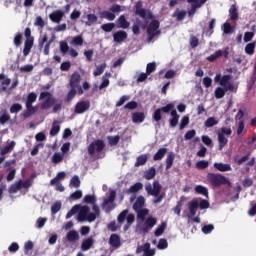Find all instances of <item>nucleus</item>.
Listing matches in <instances>:
<instances>
[{
  "mask_svg": "<svg viewBox=\"0 0 256 256\" xmlns=\"http://www.w3.org/2000/svg\"><path fill=\"white\" fill-rule=\"evenodd\" d=\"M35 101H37V94L35 92L29 93L26 98V105H33Z\"/></svg>",
  "mask_w": 256,
  "mask_h": 256,
  "instance_id": "nucleus-43",
  "label": "nucleus"
},
{
  "mask_svg": "<svg viewBox=\"0 0 256 256\" xmlns=\"http://www.w3.org/2000/svg\"><path fill=\"white\" fill-rule=\"evenodd\" d=\"M231 79L232 76L229 74H226L223 77H221V74H216L214 81L215 83H219L221 87H227V84L229 83V81H231Z\"/></svg>",
  "mask_w": 256,
  "mask_h": 256,
  "instance_id": "nucleus-12",
  "label": "nucleus"
},
{
  "mask_svg": "<svg viewBox=\"0 0 256 256\" xmlns=\"http://www.w3.org/2000/svg\"><path fill=\"white\" fill-rule=\"evenodd\" d=\"M23 110V106L19 103H14L10 107V113H19V111Z\"/></svg>",
  "mask_w": 256,
  "mask_h": 256,
  "instance_id": "nucleus-54",
  "label": "nucleus"
},
{
  "mask_svg": "<svg viewBox=\"0 0 256 256\" xmlns=\"http://www.w3.org/2000/svg\"><path fill=\"white\" fill-rule=\"evenodd\" d=\"M188 209L190 211L191 217H195L197 215V209H199V201L193 200L189 203Z\"/></svg>",
  "mask_w": 256,
  "mask_h": 256,
  "instance_id": "nucleus-18",
  "label": "nucleus"
},
{
  "mask_svg": "<svg viewBox=\"0 0 256 256\" xmlns=\"http://www.w3.org/2000/svg\"><path fill=\"white\" fill-rule=\"evenodd\" d=\"M157 225V218L153 216H149L145 222H144V227L142 228L143 233H149L153 227Z\"/></svg>",
  "mask_w": 256,
  "mask_h": 256,
  "instance_id": "nucleus-11",
  "label": "nucleus"
},
{
  "mask_svg": "<svg viewBox=\"0 0 256 256\" xmlns=\"http://www.w3.org/2000/svg\"><path fill=\"white\" fill-rule=\"evenodd\" d=\"M157 174V172L155 171V168H150L148 169V171L145 172L144 177L145 179H147L148 181L153 179L155 177V175Z\"/></svg>",
  "mask_w": 256,
  "mask_h": 256,
  "instance_id": "nucleus-47",
  "label": "nucleus"
},
{
  "mask_svg": "<svg viewBox=\"0 0 256 256\" xmlns=\"http://www.w3.org/2000/svg\"><path fill=\"white\" fill-rule=\"evenodd\" d=\"M229 15L231 21H237L239 19V11L237 10V6L232 5L229 9Z\"/></svg>",
  "mask_w": 256,
  "mask_h": 256,
  "instance_id": "nucleus-27",
  "label": "nucleus"
},
{
  "mask_svg": "<svg viewBox=\"0 0 256 256\" xmlns=\"http://www.w3.org/2000/svg\"><path fill=\"white\" fill-rule=\"evenodd\" d=\"M59 211H61V202L58 201L51 206V213L52 215H56Z\"/></svg>",
  "mask_w": 256,
  "mask_h": 256,
  "instance_id": "nucleus-56",
  "label": "nucleus"
},
{
  "mask_svg": "<svg viewBox=\"0 0 256 256\" xmlns=\"http://www.w3.org/2000/svg\"><path fill=\"white\" fill-rule=\"evenodd\" d=\"M116 197H117V192L115 190H111L109 193V197L104 199L102 203V209H105L106 213H110L115 209V205H113V203H115ZM109 204L113 206L110 207Z\"/></svg>",
  "mask_w": 256,
  "mask_h": 256,
  "instance_id": "nucleus-8",
  "label": "nucleus"
},
{
  "mask_svg": "<svg viewBox=\"0 0 256 256\" xmlns=\"http://www.w3.org/2000/svg\"><path fill=\"white\" fill-rule=\"evenodd\" d=\"M165 229H167V222H162L154 232L155 237H161L165 233Z\"/></svg>",
  "mask_w": 256,
  "mask_h": 256,
  "instance_id": "nucleus-30",
  "label": "nucleus"
},
{
  "mask_svg": "<svg viewBox=\"0 0 256 256\" xmlns=\"http://www.w3.org/2000/svg\"><path fill=\"white\" fill-rule=\"evenodd\" d=\"M60 51H61L62 55H67V53L69 52V44H67V42H65V41H61L60 42Z\"/></svg>",
  "mask_w": 256,
  "mask_h": 256,
  "instance_id": "nucleus-52",
  "label": "nucleus"
},
{
  "mask_svg": "<svg viewBox=\"0 0 256 256\" xmlns=\"http://www.w3.org/2000/svg\"><path fill=\"white\" fill-rule=\"evenodd\" d=\"M213 229H215V226H213V224L205 225L202 227V233H204V235H209V233H211Z\"/></svg>",
  "mask_w": 256,
  "mask_h": 256,
  "instance_id": "nucleus-63",
  "label": "nucleus"
},
{
  "mask_svg": "<svg viewBox=\"0 0 256 256\" xmlns=\"http://www.w3.org/2000/svg\"><path fill=\"white\" fill-rule=\"evenodd\" d=\"M207 0H200L198 4H191V9L188 11L189 17H193L195 13H197V9L201 8L202 5H205Z\"/></svg>",
  "mask_w": 256,
  "mask_h": 256,
  "instance_id": "nucleus-19",
  "label": "nucleus"
},
{
  "mask_svg": "<svg viewBox=\"0 0 256 256\" xmlns=\"http://www.w3.org/2000/svg\"><path fill=\"white\" fill-rule=\"evenodd\" d=\"M88 21L86 22V25L88 27H91L93 23H97V16L95 14H87Z\"/></svg>",
  "mask_w": 256,
  "mask_h": 256,
  "instance_id": "nucleus-50",
  "label": "nucleus"
},
{
  "mask_svg": "<svg viewBox=\"0 0 256 256\" xmlns=\"http://www.w3.org/2000/svg\"><path fill=\"white\" fill-rule=\"evenodd\" d=\"M195 192L198 195H203L204 197H209V190L207 189V187H205L203 185H197L195 187Z\"/></svg>",
  "mask_w": 256,
  "mask_h": 256,
  "instance_id": "nucleus-28",
  "label": "nucleus"
},
{
  "mask_svg": "<svg viewBox=\"0 0 256 256\" xmlns=\"http://www.w3.org/2000/svg\"><path fill=\"white\" fill-rule=\"evenodd\" d=\"M161 189V183H159V181L157 180H155L152 185L151 183H148L145 186V190L149 195H151L152 197H157L153 200V203L155 205H159V203H161L163 199H165V193L159 194L161 193Z\"/></svg>",
  "mask_w": 256,
  "mask_h": 256,
  "instance_id": "nucleus-1",
  "label": "nucleus"
},
{
  "mask_svg": "<svg viewBox=\"0 0 256 256\" xmlns=\"http://www.w3.org/2000/svg\"><path fill=\"white\" fill-rule=\"evenodd\" d=\"M94 243H95V240H93V238L85 239L81 244V250L89 251V249H91V247H93Z\"/></svg>",
  "mask_w": 256,
  "mask_h": 256,
  "instance_id": "nucleus-20",
  "label": "nucleus"
},
{
  "mask_svg": "<svg viewBox=\"0 0 256 256\" xmlns=\"http://www.w3.org/2000/svg\"><path fill=\"white\" fill-rule=\"evenodd\" d=\"M143 189V183L141 182H136L130 188L126 191V193H137Z\"/></svg>",
  "mask_w": 256,
  "mask_h": 256,
  "instance_id": "nucleus-29",
  "label": "nucleus"
},
{
  "mask_svg": "<svg viewBox=\"0 0 256 256\" xmlns=\"http://www.w3.org/2000/svg\"><path fill=\"white\" fill-rule=\"evenodd\" d=\"M23 41V34L18 32L14 37V45L15 47H20L21 43Z\"/></svg>",
  "mask_w": 256,
  "mask_h": 256,
  "instance_id": "nucleus-53",
  "label": "nucleus"
},
{
  "mask_svg": "<svg viewBox=\"0 0 256 256\" xmlns=\"http://www.w3.org/2000/svg\"><path fill=\"white\" fill-rule=\"evenodd\" d=\"M167 155V148H160L153 156V161H161Z\"/></svg>",
  "mask_w": 256,
  "mask_h": 256,
  "instance_id": "nucleus-26",
  "label": "nucleus"
},
{
  "mask_svg": "<svg viewBox=\"0 0 256 256\" xmlns=\"http://www.w3.org/2000/svg\"><path fill=\"white\" fill-rule=\"evenodd\" d=\"M161 110L162 113H171V111H173V109H175V104L173 103H169L166 106L159 108Z\"/></svg>",
  "mask_w": 256,
  "mask_h": 256,
  "instance_id": "nucleus-57",
  "label": "nucleus"
},
{
  "mask_svg": "<svg viewBox=\"0 0 256 256\" xmlns=\"http://www.w3.org/2000/svg\"><path fill=\"white\" fill-rule=\"evenodd\" d=\"M90 108L91 102H89V100H82L75 105V113H77V115H82V113L89 111Z\"/></svg>",
  "mask_w": 256,
  "mask_h": 256,
  "instance_id": "nucleus-10",
  "label": "nucleus"
},
{
  "mask_svg": "<svg viewBox=\"0 0 256 256\" xmlns=\"http://www.w3.org/2000/svg\"><path fill=\"white\" fill-rule=\"evenodd\" d=\"M142 256H155V249H151V243L146 242Z\"/></svg>",
  "mask_w": 256,
  "mask_h": 256,
  "instance_id": "nucleus-33",
  "label": "nucleus"
},
{
  "mask_svg": "<svg viewBox=\"0 0 256 256\" xmlns=\"http://www.w3.org/2000/svg\"><path fill=\"white\" fill-rule=\"evenodd\" d=\"M174 17L177 18V21H183V19L187 17V11L185 10L179 11V9H177V11L174 14Z\"/></svg>",
  "mask_w": 256,
  "mask_h": 256,
  "instance_id": "nucleus-49",
  "label": "nucleus"
},
{
  "mask_svg": "<svg viewBox=\"0 0 256 256\" xmlns=\"http://www.w3.org/2000/svg\"><path fill=\"white\" fill-rule=\"evenodd\" d=\"M13 149H15V141H11V143L2 148L1 155H7V153H11Z\"/></svg>",
  "mask_w": 256,
  "mask_h": 256,
  "instance_id": "nucleus-38",
  "label": "nucleus"
},
{
  "mask_svg": "<svg viewBox=\"0 0 256 256\" xmlns=\"http://www.w3.org/2000/svg\"><path fill=\"white\" fill-rule=\"evenodd\" d=\"M39 99H45L44 103L41 104L40 108L44 111L51 109V106L54 105L57 100L49 92H41Z\"/></svg>",
  "mask_w": 256,
  "mask_h": 256,
  "instance_id": "nucleus-7",
  "label": "nucleus"
},
{
  "mask_svg": "<svg viewBox=\"0 0 256 256\" xmlns=\"http://www.w3.org/2000/svg\"><path fill=\"white\" fill-rule=\"evenodd\" d=\"M84 203L95 205L97 203V198L95 197V195H86L84 196Z\"/></svg>",
  "mask_w": 256,
  "mask_h": 256,
  "instance_id": "nucleus-48",
  "label": "nucleus"
},
{
  "mask_svg": "<svg viewBox=\"0 0 256 256\" xmlns=\"http://www.w3.org/2000/svg\"><path fill=\"white\" fill-rule=\"evenodd\" d=\"M35 38H26L24 42L23 55L27 57L31 53V49H33V43Z\"/></svg>",
  "mask_w": 256,
  "mask_h": 256,
  "instance_id": "nucleus-15",
  "label": "nucleus"
},
{
  "mask_svg": "<svg viewBox=\"0 0 256 256\" xmlns=\"http://www.w3.org/2000/svg\"><path fill=\"white\" fill-rule=\"evenodd\" d=\"M169 247V243L167 242V239L161 238L158 242L157 248L158 249H167Z\"/></svg>",
  "mask_w": 256,
  "mask_h": 256,
  "instance_id": "nucleus-62",
  "label": "nucleus"
},
{
  "mask_svg": "<svg viewBox=\"0 0 256 256\" xmlns=\"http://www.w3.org/2000/svg\"><path fill=\"white\" fill-rule=\"evenodd\" d=\"M190 46L192 49L199 47V38L197 36H190Z\"/></svg>",
  "mask_w": 256,
  "mask_h": 256,
  "instance_id": "nucleus-58",
  "label": "nucleus"
},
{
  "mask_svg": "<svg viewBox=\"0 0 256 256\" xmlns=\"http://www.w3.org/2000/svg\"><path fill=\"white\" fill-rule=\"evenodd\" d=\"M70 187H74L75 189H79L81 187V179H79V176L74 175L70 180Z\"/></svg>",
  "mask_w": 256,
  "mask_h": 256,
  "instance_id": "nucleus-34",
  "label": "nucleus"
},
{
  "mask_svg": "<svg viewBox=\"0 0 256 256\" xmlns=\"http://www.w3.org/2000/svg\"><path fill=\"white\" fill-rule=\"evenodd\" d=\"M255 47H256V42H251V43H248L246 46H245V53L247 55H254L255 53Z\"/></svg>",
  "mask_w": 256,
  "mask_h": 256,
  "instance_id": "nucleus-36",
  "label": "nucleus"
},
{
  "mask_svg": "<svg viewBox=\"0 0 256 256\" xmlns=\"http://www.w3.org/2000/svg\"><path fill=\"white\" fill-rule=\"evenodd\" d=\"M157 69V64L155 62H151L147 64L146 67V75H151Z\"/></svg>",
  "mask_w": 256,
  "mask_h": 256,
  "instance_id": "nucleus-51",
  "label": "nucleus"
},
{
  "mask_svg": "<svg viewBox=\"0 0 256 256\" xmlns=\"http://www.w3.org/2000/svg\"><path fill=\"white\" fill-rule=\"evenodd\" d=\"M218 149L219 151H223V147L229 143V140L223 135V133H218Z\"/></svg>",
  "mask_w": 256,
  "mask_h": 256,
  "instance_id": "nucleus-25",
  "label": "nucleus"
},
{
  "mask_svg": "<svg viewBox=\"0 0 256 256\" xmlns=\"http://www.w3.org/2000/svg\"><path fill=\"white\" fill-rule=\"evenodd\" d=\"M174 161H175V153L169 152L166 158V169H171V167H173Z\"/></svg>",
  "mask_w": 256,
  "mask_h": 256,
  "instance_id": "nucleus-32",
  "label": "nucleus"
},
{
  "mask_svg": "<svg viewBox=\"0 0 256 256\" xmlns=\"http://www.w3.org/2000/svg\"><path fill=\"white\" fill-rule=\"evenodd\" d=\"M135 15L141 17V19H143V21L145 22V24L142 26V29H145L147 27L149 19H153V13L143 8V2L141 1H138L135 5Z\"/></svg>",
  "mask_w": 256,
  "mask_h": 256,
  "instance_id": "nucleus-4",
  "label": "nucleus"
},
{
  "mask_svg": "<svg viewBox=\"0 0 256 256\" xmlns=\"http://www.w3.org/2000/svg\"><path fill=\"white\" fill-rule=\"evenodd\" d=\"M102 31L105 33H111L115 29V23H106L101 26Z\"/></svg>",
  "mask_w": 256,
  "mask_h": 256,
  "instance_id": "nucleus-45",
  "label": "nucleus"
},
{
  "mask_svg": "<svg viewBox=\"0 0 256 256\" xmlns=\"http://www.w3.org/2000/svg\"><path fill=\"white\" fill-rule=\"evenodd\" d=\"M207 181H209L212 187H221V185H228L231 187V181L221 174L208 173Z\"/></svg>",
  "mask_w": 256,
  "mask_h": 256,
  "instance_id": "nucleus-3",
  "label": "nucleus"
},
{
  "mask_svg": "<svg viewBox=\"0 0 256 256\" xmlns=\"http://www.w3.org/2000/svg\"><path fill=\"white\" fill-rule=\"evenodd\" d=\"M89 211V206L75 205L67 212L66 219H71L73 215L78 213V221L83 223L84 221H87V215L89 214Z\"/></svg>",
  "mask_w": 256,
  "mask_h": 256,
  "instance_id": "nucleus-2",
  "label": "nucleus"
},
{
  "mask_svg": "<svg viewBox=\"0 0 256 256\" xmlns=\"http://www.w3.org/2000/svg\"><path fill=\"white\" fill-rule=\"evenodd\" d=\"M19 190H21V183L19 182H16L9 187V193H17Z\"/></svg>",
  "mask_w": 256,
  "mask_h": 256,
  "instance_id": "nucleus-59",
  "label": "nucleus"
},
{
  "mask_svg": "<svg viewBox=\"0 0 256 256\" xmlns=\"http://www.w3.org/2000/svg\"><path fill=\"white\" fill-rule=\"evenodd\" d=\"M132 120L134 123H143L145 121V113L143 112H134L132 114Z\"/></svg>",
  "mask_w": 256,
  "mask_h": 256,
  "instance_id": "nucleus-24",
  "label": "nucleus"
},
{
  "mask_svg": "<svg viewBox=\"0 0 256 256\" xmlns=\"http://www.w3.org/2000/svg\"><path fill=\"white\" fill-rule=\"evenodd\" d=\"M141 25H142L141 20L136 19V24L132 26L133 35H139L141 33V29L139 28L141 27Z\"/></svg>",
  "mask_w": 256,
  "mask_h": 256,
  "instance_id": "nucleus-44",
  "label": "nucleus"
},
{
  "mask_svg": "<svg viewBox=\"0 0 256 256\" xmlns=\"http://www.w3.org/2000/svg\"><path fill=\"white\" fill-rule=\"evenodd\" d=\"M143 207H145V197L139 196L136 199L135 203L133 204V209L136 212H139V211H141V209H143Z\"/></svg>",
  "mask_w": 256,
  "mask_h": 256,
  "instance_id": "nucleus-16",
  "label": "nucleus"
},
{
  "mask_svg": "<svg viewBox=\"0 0 256 256\" xmlns=\"http://www.w3.org/2000/svg\"><path fill=\"white\" fill-rule=\"evenodd\" d=\"M107 141L110 147H117V145H119V141H121V136H107Z\"/></svg>",
  "mask_w": 256,
  "mask_h": 256,
  "instance_id": "nucleus-23",
  "label": "nucleus"
},
{
  "mask_svg": "<svg viewBox=\"0 0 256 256\" xmlns=\"http://www.w3.org/2000/svg\"><path fill=\"white\" fill-rule=\"evenodd\" d=\"M81 83V74H79V72H74L71 75L70 78V87H72L73 89H77V95H83V88L81 87V85H79Z\"/></svg>",
  "mask_w": 256,
  "mask_h": 256,
  "instance_id": "nucleus-9",
  "label": "nucleus"
},
{
  "mask_svg": "<svg viewBox=\"0 0 256 256\" xmlns=\"http://www.w3.org/2000/svg\"><path fill=\"white\" fill-rule=\"evenodd\" d=\"M217 123H219V121H217L214 117H209L205 121V127H214V125H217Z\"/></svg>",
  "mask_w": 256,
  "mask_h": 256,
  "instance_id": "nucleus-61",
  "label": "nucleus"
},
{
  "mask_svg": "<svg viewBox=\"0 0 256 256\" xmlns=\"http://www.w3.org/2000/svg\"><path fill=\"white\" fill-rule=\"evenodd\" d=\"M63 161V154L61 153H54L52 156V163H61Z\"/></svg>",
  "mask_w": 256,
  "mask_h": 256,
  "instance_id": "nucleus-60",
  "label": "nucleus"
},
{
  "mask_svg": "<svg viewBox=\"0 0 256 256\" xmlns=\"http://www.w3.org/2000/svg\"><path fill=\"white\" fill-rule=\"evenodd\" d=\"M128 35L125 30H118L113 34L114 43H123L127 39Z\"/></svg>",
  "mask_w": 256,
  "mask_h": 256,
  "instance_id": "nucleus-14",
  "label": "nucleus"
},
{
  "mask_svg": "<svg viewBox=\"0 0 256 256\" xmlns=\"http://www.w3.org/2000/svg\"><path fill=\"white\" fill-rule=\"evenodd\" d=\"M66 239L70 242V243H75V241H79V233L75 230H71L67 233L66 235Z\"/></svg>",
  "mask_w": 256,
  "mask_h": 256,
  "instance_id": "nucleus-22",
  "label": "nucleus"
},
{
  "mask_svg": "<svg viewBox=\"0 0 256 256\" xmlns=\"http://www.w3.org/2000/svg\"><path fill=\"white\" fill-rule=\"evenodd\" d=\"M219 57H223L222 50H218L215 53H213L212 55L208 56L207 61H209L210 63H213L214 61H217V59H219Z\"/></svg>",
  "mask_w": 256,
  "mask_h": 256,
  "instance_id": "nucleus-35",
  "label": "nucleus"
},
{
  "mask_svg": "<svg viewBox=\"0 0 256 256\" xmlns=\"http://www.w3.org/2000/svg\"><path fill=\"white\" fill-rule=\"evenodd\" d=\"M63 17H65V12L62 10H55L49 15V19L53 23H61Z\"/></svg>",
  "mask_w": 256,
  "mask_h": 256,
  "instance_id": "nucleus-13",
  "label": "nucleus"
},
{
  "mask_svg": "<svg viewBox=\"0 0 256 256\" xmlns=\"http://www.w3.org/2000/svg\"><path fill=\"white\" fill-rule=\"evenodd\" d=\"M105 149V141L101 139L94 140L87 148L88 155L93 157L96 153H101Z\"/></svg>",
  "mask_w": 256,
  "mask_h": 256,
  "instance_id": "nucleus-5",
  "label": "nucleus"
},
{
  "mask_svg": "<svg viewBox=\"0 0 256 256\" xmlns=\"http://www.w3.org/2000/svg\"><path fill=\"white\" fill-rule=\"evenodd\" d=\"M118 29H129L131 23L129 21H127V19L125 18V15H121L118 20Z\"/></svg>",
  "mask_w": 256,
  "mask_h": 256,
  "instance_id": "nucleus-17",
  "label": "nucleus"
},
{
  "mask_svg": "<svg viewBox=\"0 0 256 256\" xmlns=\"http://www.w3.org/2000/svg\"><path fill=\"white\" fill-rule=\"evenodd\" d=\"M73 45H77L78 47H81L83 45V36L78 35L73 38L72 40Z\"/></svg>",
  "mask_w": 256,
  "mask_h": 256,
  "instance_id": "nucleus-64",
  "label": "nucleus"
},
{
  "mask_svg": "<svg viewBox=\"0 0 256 256\" xmlns=\"http://www.w3.org/2000/svg\"><path fill=\"white\" fill-rule=\"evenodd\" d=\"M106 67H107L106 63H103L100 66H97L93 72L94 77H99V75H103V72L105 71Z\"/></svg>",
  "mask_w": 256,
  "mask_h": 256,
  "instance_id": "nucleus-42",
  "label": "nucleus"
},
{
  "mask_svg": "<svg viewBox=\"0 0 256 256\" xmlns=\"http://www.w3.org/2000/svg\"><path fill=\"white\" fill-rule=\"evenodd\" d=\"M214 167L217 169V171L225 172V171H231V165L229 164H223V163H214Z\"/></svg>",
  "mask_w": 256,
  "mask_h": 256,
  "instance_id": "nucleus-31",
  "label": "nucleus"
},
{
  "mask_svg": "<svg viewBox=\"0 0 256 256\" xmlns=\"http://www.w3.org/2000/svg\"><path fill=\"white\" fill-rule=\"evenodd\" d=\"M147 163V154H142L137 157L135 162V167H141V165H145Z\"/></svg>",
  "mask_w": 256,
  "mask_h": 256,
  "instance_id": "nucleus-37",
  "label": "nucleus"
},
{
  "mask_svg": "<svg viewBox=\"0 0 256 256\" xmlns=\"http://www.w3.org/2000/svg\"><path fill=\"white\" fill-rule=\"evenodd\" d=\"M207 167H209V162L206 160H200L196 163V169H207Z\"/></svg>",
  "mask_w": 256,
  "mask_h": 256,
  "instance_id": "nucleus-55",
  "label": "nucleus"
},
{
  "mask_svg": "<svg viewBox=\"0 0 256 256\" xmlns=\"http://www.w3.org/2000/svg\"><path fill=\"white\" fill-rule=\"evenodd\" d=\"M101 17H102V19H107L108 21H115V14H114V12H110V11L104 10L101 13Z\"/></svg>",
  "mask_w": 256,
  "mask_h": 256,
  "instance_id": "nucleus-41",
  "label": "nucleus"
},
{
  "mask_svg": "<svg viewBox=\"0 0 256 256\" xmlns=\"http://www.w3.org/2000/svg\"><path fill=\"white\" fill-rule=\"evenodd\" d=\"M225 93H227V89L222 87H217L215 89L214 95L216 99H223V97H225Z\"/></svg>",
  "mask_w": 256,
  "mask_h": 256,
  "instance_id": "nucleus-39",
  "label": "nucleus"
},
{
  "mask_svg": "<svg viewBox=\"0 0 256 256\" xmlns=\"http://www.w3.org/2000/svg\"><path fill=\"white\" fill-rule=\"evenodd\" d=\"M160 23L159 20H152L146 29L148 35V41H153L156 35H161V30H159Z\"/></svg>",
  "mask_w": 256,
  "mask_h": 256,
  "instance_id": "nucleus-6",
  "label": "nucleus"
},
{
  "mask_svg": "<svg viewBox=\"0 0 256 256\" xmlns=\"http://www.w3.org/2000/svg\"><path fill=\"white\" fill-rule=\"evenodd\" d=\"M37 113V108L33 107V104H26V112L24 113V116L31 117V115Z\"/></svg>",
  "mask_w": 256,
  "mask_h": 256,
  "instance_id": "nucleus-40",
  "label": "nucleus"
},
{
  "mask_svg": "<svg viewBox=\"0 0 256 256\" xmlns=\"http://www.w3.org/2000/svg\"><path fill=\"white\" fill-rule=\"evenodd\" d=\"M129 215V210H123L119 215H118V223L123 224L125 223V219H127V216Z\"/></svg>",
  "mask_w": 256,
  "mask_h": 256,
  "instance_id": "nucleus-46",
  "label": "nucleus"
},
{
  "mask_svg": "<svg viewBox=\"0 0 256 256\" xmlns=\"http://www.w3.org/2000/svg\"><path fill=\"white\" fill-rule=\"evenodd\" d=\"M109 243H110L111 247H116V248L121 247V238L117 234H112L110 236Z\"/></svg>",
  "mask_w": 256,
  "mask_h": 256,
  "instance_id": "nucleus-21",
  "label": "nucleus"
}]
</instances>
